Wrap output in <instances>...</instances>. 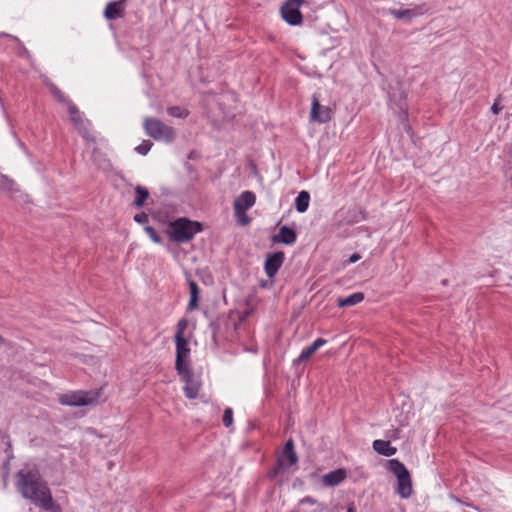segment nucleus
Returning a JSON list of instances; mask_svg holds the SVG:
<instances>
[{"label": "nucleus", "mask_w": 512, "mask_h": 512, "mask_svg": "<svg viewBox=\"0 0 512 512\" xmlns=\"http://www.w3.org/2000/svg\"><path fill=\"white\" fill-rule=\"evenodd\" d=\"M15 477L17 491L24 499L30 500L36 506L40 503V499H43L44 494L51 493L47 483L42 480L36 469H20Z\"/></svg>", "instance_id": "nucleus-1"}, {"label": "nucleus", "mask_w": 512, "mask_h": 512, "mask_svg": "<svg viewBox=\"0 0 512 512\" xmlns=\"http://www.w3.org/2000/svg\"><path fill=\"white\" fill-rule=\"evenodd\" d=\"M298 455L295 451L293 439H288L282 450L276 455L275 465L268 470L267 478L275 481L278 485H282L289 479V470L298 463Z\"/></svg>", "instance_id": "nucleus-2"}, {"label": "nucleus", "mask_w": 512, "mask_h": 512, "mask_svg": "<svg viewBox=\"0 0 512 512\" xmlns=\"http://www.w3.org/2000/svg\"><path fill=\"white\" fill-rule=\"evenodd\" d=\"M202 230L203 224L201 222L186 217H179L169 222L165 232L170 241L183 244L191 241Z\"/></svg>", "instance_id": "nucleus-3"}, {"label": "nucleus", "mask_w": 512, "mask_h": 512, "mask_svg": "<svg viewBox=\"0 0 512 512\" xmlns=\"http://www.w3.org/2000/svg\"><path fill=\"white\" fill-rule=\"evenodd\" d=\"M388 469L397 478L396 492L401 498L407 499L412 495V479L409 470L398 459H390L387 461Z\"/></svg>", "instance_id": "nucleus-4"}, {"label": "nucleus", "mask_w": 512, "mask_h": 512, "mask_svg": "<svg viewBox=\"0 0 512 512\" xmlns=\"http://www.w3.org/2000/svg\"><path fill=\"white\" fill-rule=\"evenodd\" d=\"M145 133L156 141L171 143L176 138V131L173 127L164 124L161 120L147 117L143 124Z\"/></svg>", "instance_id": "nucleus-5"}, {"label": "nucleus", "mask_w": 512, "mask_h": 512, "mask_svg": "<svg viewBox=\"0 0 512 512\" xmlns=\"http://www.w3.org/2000/svg\"><path fill=\"white\" fill-rule=\"evenodd\" d=\"M100 394V390L76 391L64 394L60 398V402L67 406L83 407L96 403Z\"/></svg>", "instance_id": "nucleus-6"}, {"label": "nucleus", "mask_w": 512, "mask_h": 512, "mask_svg": "<svg viewBox=\"0 0 512 512\" xmlns=\"http://www.w3.org/2000/svg\"><path fill=\"white\" fill-rule=\"evenodd\" d=\"M304 3L305 0H286L280 9L283 20L291 26L300 25L303 22L300 8Z\"/></svg>", "instance_id": "nucleus-7"}, {"label": "nucleus", "mask_w": 512, "mask_h": 512, "mask_svg": "<svg viewBox=\"0 0 512 512\" xmlns=\"http://www.w3.org/2000/svg\"><path fill=\"white\" fill-rule=\"evenodd\" d=\"M284 260L285 254L283 251H276L266 255L264 270L268 278L271 280V284H273V279L283 265Z\"/></svg>", "instance_id": "nucleus-8"}, {"label": "nucleus", "mask_w": 512, "mask_h": 512, "mask_svg": "<svg viewBox=\"0 0 512 512\" xmlns=\"http://www.w3.org/2000/svg\"><path fill=\"white\" fill-rule=\"evenodd\" d=\"M310 117L311 120L321 124L329 122L332 118V110L327 106H322L315 94L312 96Z\"/></svg>", "instance_id": "nucleus-9"}, {"label": "nucleus", "mask_w": 512, "mask_h": 512, "mask_svg": "<svg viewBox=\"0 0 512 512\" xmlns=\"http://www.w3.org/2000/svg\"><path fill=\"white\" fill-rule=\"evenodd\" d=\"M256 195L252 191H243L234 201V212L237 217L244 215L247 210L254 206Z\"/></svg>", "instance_id": "nucleus-10"}, {"label": "nucleus", "mask_w": 512, "mask_h": 512, "mask_svg": "<svg viewBox=\"0 0 512 512\" xmlns=\"http://www.w3.org/2000/svg\"><path fill=\"white\" fill-rule=\"evenodd\" d=\"M272 242L285 245H292L297 240V232L294 228L283 225L279 228V232L272 236Z\"/></svg>", "instance_id": "nucleus-11"}, {"label": "nucleus", "mask_w": 512, "mask_h": 512, "mask_svg": "<svg viewBox=\"0 0 512 512\" xmlns=\"http://www.w3.org/2000/svg\"><path fill=\"white\" fill-rule=\"evenodd\" d=\"M126 0L109 2L103 12L107 20H116L122 18L125 14Z\"/></svg>", "instance_id": "nucleus-12"}, {"label": "nucleus", "mask_w": 512, "mask_h": 512, "mask_svg": "<svg viewBox=\"0 0 512 512\" xmlns=\"http://www.w3.org/2000/svg\"><path fill=\"white\" fill-rule=\"evenodd\" d=\"M324 338H317L309 347L304 348L300 355L293 360L294 365H298L307 361L319 348L326 344Z\"/></svg>", "instance_id": "nucleus-13"}, {"label": "nucleus", "mask_w": 512, "mask_h": 512, "mask_svg": "<svg viewBox=\"0 0 512 512\" xmlns=\"http://www.w3.org/2000/svg\"><path fill=\"white\" fill-rule=\"evenodd\" d=\"M185 382L184 394L188 399H196L199 394L201 383L194 378L193 373L188 376L181 377Z\"/></svg>", "instance_id": "nucleus-14"}, {"label": "nucleus", "mask_w": 512, "mask_h": 512, "mask_svg": "<svg viewBox=\"0 0 512 512\" xmlns=\"http://www.w3.org/2000/svg\"><path fill=\"white\" fill-rule=\"evenodd\" d=\"M347 473L343 468L335 469L323 475L322 482L327 487H334L339 485L346 479Z\"/></svg>", "instance_id": "nucleus-15"}, {"label": "nucleus", "mask_w": 512, "mask_h": 512, "mask_svg": "<svg viewBox=\"0 0 512 512\" xmlns=\"http://www.w3.org/2000/svg\"><path fill=\"white\" fill-rule=\"evenodd\" d=\"M389 101L394 103L399 111L406 118L408 116L407 107H406V93L399 89L398 93L390 92L389 93Z\"/></svg>", "instance_id": "nucleus-16"}, {"label": "nucleus", "mask_w": 512, "mask_h": 512, "mask_svg": "<svg viewBox=\"0 0 512 512\" xmlns=\"http://www.w3.org/2000/svg\"><path fill=\"white\" fill-rule=\"evenodd\" d=\"M373 449L380 455L390 457L396 454L397 448L391 446L390 441L374 440L372 444Z\"/></svg>", "instance_id": "nucleus-17"}, {"label": "nucleus", "mask_w": 512, "mask_h": 512, "mask_svg": "<svg viewBox=\"0 0 512 512\" xmlns=\"http://www.w3.org/2000/svg\"><path fill=\"white\" fill-rule=\"evenodd\" d=\"M190 299L187 305V310L192 311L199 305L200 300V288L197 283L191 279L188 280Z\"/></svg>", "instance_id": "nucleus-18"}, {"label": "nucleus", "mask_w": 512, "mask_h": 512, "mask_svg": "<svg viewBox=\"0 0 512 512\" xmlns=\"http://www.w3.org/2000/svg\"><path fill=\"white\" fill-rule=\"evenodd\" d=\"M43 496L37 507L49 512H63L61 506L54 502L52 493H46Z\"/></svg>", "instance_id": "nucleus-19"}, {"label": "nucleus", "mask_w": 512, "mask_h": 512, "mask_svg": "<svg viewBox=\"0 0 512 512\" xmlns=\"http://www.w3.org/2000/svg\"><path fill=\"white\" fill-rule=\"evenodd\" d=\"M364 300L363 292H355L347 297L339 298L337 300V305L340 308L351 307L354 306Z\"/></svg>", "instance_id": "nucleus-20"}, {"label": "nucleus", "mask_w": 512, "mask_h": 512, "mask_svg": "<svg viewBox=\"0 0 512 512\" xmlns=\"http://www.w3.org/2000/svg\"><path fill=\"white\" fill-rule=\"evenodd\" d=\"M134 190H135V198L133 200L132 205L135 208L140 209L144 206L145 202L149 198V191L146 187L141 186V185H137Z\"/></svg>", "instance_id": "nucleus-21"}, {"label": "nucleus", "mask_w": 512, "mask_h": 512, "mask_svg": "<svg viewBox=\"0 0 512 512\" xmlns=\"http://www.w3.org/2000/svg\"><path fill=\"white\" fill-rule=\"evenodd\" d=\"M310 202V194L306 190H302L298 193L295 199V209L299 213L307 211Z\"/></svg>", "instance_id": "nucleus-22"}, {"label": "nucleus", "mask_w": 512, "mask_h": 512, "mask_svg": "<svg viewBox=\"0 0 512 512\" xmlns=\"http://www.w3.org/2000/svg\"><path fill=\"white\" fill-rule=\"evenodd\" d=\"M176 357H189L190 349L185 337H175Z\"/></svg>", "instance_id": "nucleus-23"}, {"label": "nucleus", "mask_w": 512, "mask_h": 512, "mask_svg": "<svg viewBox=\"0 0 512 512\" xmlns=\"http://www.w3.org/2000/svg\"><path fill=\"white\" fill-rule=\"evenodd\" d=\"M175 369L181 377L188 376L192 373L188 364V357H176Z\"/></svg>", "instance_id": "nucleus-24"}, {"label": "nucleus", "mask_w": 512, "mask_h": 512, "mask_svg": "<svg viewBox=\"0 0 512 512\" xmlns=\"http://www.w3.org/2000/svg\"><path fill=\"white\" fill-rule=\"evenodd\" d=\"M386 12L392 16H394L398 20H404L407 23L412 21L411 12L408 9H388Z\"/></svg>", "instance_id": "nucleus-25"}, {"label": "nucleus", "mask_w": 512, "mask_h": 512, "mask_svg": "<svg viewBox=\"0 0 512 512\" xmlns=\"http://www.w3.org/2000/svg\"><path fill=\"white\" fill-rule=\"evenodd\" d=\"M0 190L6 192H12L18 190L16 188V183L13 179L9 178L6 175H0Z\"/></svg>", "instance_id": "nucleus-26"}, {"label": "nucleus", "mask_w": 512, "mask_h": 512, "mask_svg": "<svg viewBox=\"0 0 512 512\" xmlns=\"http://www.w3.org/2000/svg\"><path fill=\"white\" fill-rule=\"evenodd\" d=\"M46 85L58 102L64 104L67 100H69V98L54 83L47 82Z\"/></svg>", "instance_id": "nucleus-27"}, {"label": "nucleus", "mask_w": 512, "mask_h": 512, "mask_svg": "<svg viewBox=\"0 0 512 512\" xmlns=\"http://www.w3.org/2000/svg\"><path fill=\"white\" fill-rule=\"evenodd\" d=\"M167 113L171 117L175 118H186L189 115V111L180 106H170L167 108Z\"/></svg>", "instance_id": "nucleus-28"}, {"label": "nucleus", "mask_w": 512, "mask_h": 512, "mask_svg": "<svg viewBox=\"0 0 512 512\" xmlns=\"http://www.w3.org/2000/svg\"><path fill=\"white\" fill-rule=\"evenodd\" d=\"M409 10L411 12L412 18H415L417 16H421L428 13L431 10V8L427 3H421L415 5L412 8H409Z\"/></svg>", "instance_id": "nucleus-29"}, {"label": "nucleus", "mask_w": 512, "mask_h": 512, "mask_svg": "<svg viewBox=\"0 0 512 512\" xmlns=\"http://www.w3.org/2000/svg\"><path fill=\"white\" fill-rule=\"evenodd\" d=\"M77 131L84 140L88 142H96V137L91 132V126H86V124H84L83 126L79 127Z\"/></svg>", "instance_id": "nucleus-30"}, {"label": "nucleus", "mask_w": 512, "mask_h": 512, "mask_svg": "<svg viewBox=\"0 0 512 512\" xmlns=\"http://www.w3.org/2000/svg\"><path fill=\"white\" fill-rule=\"evenodd\" d=\"M300 505L309 504V505H315L318 504L319 512H323L327 509L326 504L324 503H318L317 499L311 497V496H305L299 501Z\"/></svg>", "instance_id": "nucleus-31"}, {"label": "nucleus", "mask_w": 512, "mask_h": 512, "mask_svg": "<svg viewBox=\"0 0 512 512\" xmlns=\"http://www.w3.org/2000/svg\"><path fill=\"white\" fill-rule=\"evenodd\" d=\"M144 231L146 234L150 237V239L157 244H161L163 242V239L161 236L157 233V231L149 225L144 226Z\"/></svg>", "instance_id": "nucleus-32"}, {"label": "nucleus", "mask_w": 512, "mask_h": 512, "mask_svg": "<svg viewBox=\"0 0 512 512\" xmlns=\"http://www.w3.org/2000/svg\"><path fill=\"white\" fill-rule=\"evenodd\" d=\"M153 143L150 140H143L136 148L135 151L140 155H146L152 148Z\"/></svg>", "instance_id": "nucleus-33"}, {"label": "nucleus", "mask_w": 512, "mask_h": 512, "mask_svg": "<svg viewBox=\"0 0 512 512\" xmlns=\"http://www.w3.org/2000/svg\"><path fill=\"white\" fill-rule=\"evenodd\" d=\"M1 440L5 443V453L7 457L13 458L12 442L10 436L7 433L1 434Z\"/></svg>", "instance_id": "nucleus-34"}, {"label": "nucleus", "mask_w": 512, "mask_h": 512, "mask_svg": "<svg viewBox=\"0 0 512 512\" xmlns=\"http://www.w3.org/2000/svg\"><path fill=\"white\" fill-rule=\"evenodd\" d=\"M223 424L226 428H229L233 424V410L232 408H226L222 418Z\"/></svg>", "instance_id": "nucleus-35"}, {"label": "nucleus", "mask_w": 512, "mask_h": 512, "mask_svg": "<svg viewBox=\"0 0 512 512\" xmlns=\"http://www.w3.org/2000/svg\"><path fill=\"white\" fill-rule=\"evenodd\" d=\"M76 129L86 124V126H92L90 120L84 119L83 116L80 114L79 116H75L71 119Z\"/></svg>", "instance_id": "nucleus-36"}, {"label": "nucleus", "mask_w": 512, "mask_h": 512, "mask_svg": "<svg viewBox=\"0 0 512 512\" xmlns=\"http://www.w3.org/2000/svg\"><path fill=\"white\" fill-rule=\"evenodd\" d=\"M188 320L186 318H182L177 323V330L175 337H184V330L187 328Z\"/></svg>", "instance_id": "nucleus-37"}, {"label": "nucleus", "mask_w": 512, "mask_h": 512, "mask_svg": "<svg viewBox=\"0 0 512 512\" xmlns=\"http://www.w3.org/2000/svg\"><path fill=\"white\" fill-rule=\"evenodd\" d=\"M64 104L67 106L71 119L81 114L77 106L70 99L67 100Z\"/></svg>", "instance_id": "nucleus-38"}, {"label": "nucleus", "mask_w": 512, "mask_h": 512, "mask_svg": "<svg viewBox=\"0 0 512 512\" xmlns=\"http://www.w3.org/2000/svg\"><path fill=\"white\" fill-rule=\"evenodd\" d=\"M133 219L138 224H147L149 222V216L145 212L135 214Z\"/></svg>", "instance_id": "nucleus-39"}, {"label": "nucleus", "mask_w": 512, "mask_h": 512, "mask_svg": "<svg viewBox=\"0 0 512 512\" xmlns=\"http://www.w3.org/2000/svg\"><path fill=\"white\" fill-rule=\"evenodd\" d=\"M11 459H12V458L7 457V460H6V461H4V463H3V469H4V471H5V472H4V479H6V478H7V476H8V473H9V465H10L9 463H10V460H11Z\"/></svg>", "instance_id": "nucleus-40"}, {"label": "nucleus", "mask_w": 512, "mask_h": 512, "mask_svg": "<svg viewBox=\"0 0 512 512\" xmlns=\"http://www.w3.org/2000/svg\"><path fill=\"white\" fill-rule=\"evenodd\" d=\"M501 109H502V107L499 106L497 101H495L494 104L491 107V111L495 115L499 114Z\"/></svg>", "instance_id": "nucleus-41"}, {"label": "nucleus", "mask_w": 512, "mask_h": 512, "mask_svg": "<svg viewBox=\"0 0 512 512\" xmlns=\"http://www.w3.org/2000/svg\"><path fill=\"white\" fill-rule=\"evenodd\" d=\"M360 258H361V257H360V255H359L358 253H354V254H352V255L349 257V259H348V261H347V262H348V263H350V264H351V263H355V262H357Z\"/></svg>", "instance_id": "nucleus-42"}, {"label": "nucleus", "mask_w": 512, "mask_h": 512, "mask_svg": "<svg viewBox=\"0 0 512 512\" xmlns=\"http://www.w3.org/2000/svg\"><path fill=\"white\" fill-rule=\"evenodd\" d=\"M209 328L212 330L213 336H215L218 332V324L214 321H211L209 324Z\"/></svg>", "instance_id": "nucleus-43"}, {"label": "nucleus", "mask_w": 512, "mask_h": 512, "mask_svg": "<svg viewBox=\"0 0 512 512\" xmlns=\"http://www.w3.org/2000/svg\"><path fill=\"white\" fill-rule=\"evenodd\" d=\"M239 220H240V223L242 225H246L250 222V218L248 216H246V213H244V215H241L240 217H238Z\"/></svg>", "instance_id": "nucleus-44"}, {"label": "nucleus", "mask_w": 512, "mask_h": 512, "mask_svg": "<svg viewBox=\"0 0 512 512\" xmlns=\"http://www.w3.org/2000/svg\"><path fill=\"white\" fill-rule=\"evenodd\" d=\"M506 155L512 160V143L506 148Z\"/></svg>", "instance_id": "nucleus-45"}, {"label": "nucleus", "mask_w": 512, "mask_h": 512, "mask_svg": "<svg viewBox=\"0 0 512 512\" xmlns=\"http://www.w3.org/2000/svg\"><path fill=\"white\" fill-rule=\"evenodd\" d=\"M359 215H360V219H361V220H366V219H367V215H368V214H367V212H366L365 210H362V209H361V210L359 211Z\"/></svg>", "instance_id": "nucleus-46"}, {"label": "nucleus", "mask_w": 512, "mask_h": 512, "mask_svg": "<svg viewBox=\"0 0 512 512\" xmlns=\"http://www.w3.org/2000/svg\"><path fill=\"white\" fill-rule=\"evenodd\" d=\"M399 433H400V430H399V429H394V430H392V435H391V437H392L393 439H397V438L399 437Z\"/></svg>", "instance_id": "nucleus-47"}, {"label": "nucleus", "mask_w": 512, "mask_h": 512, "mask_svg": "<svg viewBox=\"0 0 512 512\" xmlns=\"http://www.w3.org/2000/svg\"><path fill=\"white\" fill-rule=\"evenodd\" d=\"M458 502L462 503V501H460L459 499L457 500ZM464 505L468 506V507H472L476 510H479L478 507L474 506L473 504H470L468 502H463Z\"/></svg>", "instance_id": "nucleus-48"}, {"label": "nucleus", "mask_w": 512, "mask_h": 512, "mask_svg": "<svg viewBox=\"0 0 512 512\" xmlns=\"http://www.w3.org/2000/svg\"><path fill=\"white\" fill-rule=\"evenodd\" d=\"M358 221H359V219H358V218H357V216L355 215L352 219L348 220V223L353 224V223H356V222H358Z\"/></svg>", "instance_id": "nucleus-49"}, {"label": "nucleus", "mask_w": 512, "mask_h": 512, "mask_svg": "<svg viewBox=\"0 0 512 512\" xmlns=\"http://www.w3.org/2000/svg\"><path fill=\"white\" fill-rule=\"evenodd\" d=\"M347 512H356L354 504L348 506Z\"/></svg>", "instance_id": "nucleus-50"}, {"label": "nucleus", "mask_w": 512, "mask_h": 512, "mask_svg": "<svg viewBox=\"0 0 512 512\" xmlns=\"http://www.w3.org/2000/svg\"><path fill=\"white\" fill-rule=\"evenodd\" d=\"M222 98H223V97H219V98L216 100V102H217V104H218L219 106L222 104Z\"/></svg>", "instance_id": "nucleus-51"}, {"label": "nucleus", "mask_w": 512, "mask_h": 512, "mask_svg": "<svg viewBox=\"0 0 512 512\" xmlns=\"http://www.w3.org/2000/svg\"><path fill=\"white\" fill-rule=\"evenodd\" d=\"M4 338L2 336H0V345L4 343Z\"/></svg>", "instance_id": "nucleus-52"}, {"label": "nucleus", "mask_w": 512, "mask_h": 512, "mask_svg": "<svg viewBox=\"0 0 512 512\" xmlns=\"http://www.w3.org/2000/svg\"><path fill=\"white\" fill-rule=\"evenodd\" d=\"M447 282H448L447 280H443V281H442V284H443V285H446V284H447Z\"/></svg>", "instance_id": "nucleus-53"}, {"label": "nucleus", "mask_w": 512, "mask_h": 512, "mask_svg": "<svg viewBox=\"0 0 512 512\" xmlns=\"http://www.w3.org/2000/svg\"><path fill=\"white\" fill-rule=\"evenodd\" d=\"M261 286H262V287H266V283H265V282H262Z\"/></svg>", "instance_id": "nucleus-54"}]
</instances>
